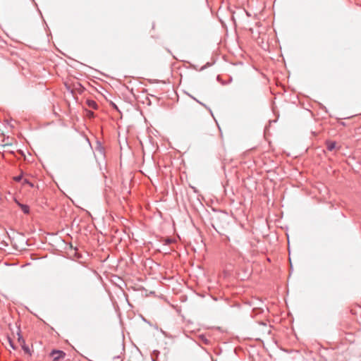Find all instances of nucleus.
I'll return each mask as SVG.
<instances>
[{
    "mask_svg": "<svg viewBox=\"0 0 361 361\" xmlns=\"http://www.w3.org/2000/svg\"><path fill=\"white\" fill-rule=\"evenodd\" d=\"M66 355V353L61 350H53L51 353V357L53 359V361H59L61 359L63 358Z\"/></svg>",
    "mask_w": 361,
    "mask_h": 361,
    "instance_id": "nucleus-1",
    "label": "nucleus"
},
{
    "mask_svg": "<svg viewBox=\"0 0 361 361\" xmlns=\"http://www.w3.org/2000/svg\"><path fill=\"white\" fill-rule=\"evenodd\" d=\"M16 202L17 204L20 207L21 210L23 212V213L29 214V212H30V207L27 205L21 204L19 202H18L17 200H16Z\"/></svg>",
    "mask_w": 361,
    "mask_h": 361,
    "instance_id": "nucleus-2",
    "label": "nucleus"
},
{
    "mask_svg": "<svg viewBox=\"0 0 361 361\" xmlns=\"http://www.w3.org/2000/svg\"><path fill=\"white\" fill-rule=\"evenodd\" d=\"M326 148L329 151H332L336 147V142L333 141H327L326 143Z\"/></svg>",
    "mask_w": 361,
    "mask_h": 361,
    "instance_id": "nucleus-3",
    "label": "nucleus"
},
{
    "mask_svg": "<svg viewBox=\"0 0 361 361\" xmlns=\"http://www.w3.org/2000/svg\"><path fill=\"white\" fill-rule=\"evenodd\" d=\"M87 105L91 108V109H97L98 108V104H97V102L94 100H91V99H88L87 100Z\"/></svg>",
    "mask_w": 361,
    "mask_h": 361,
    "instance_id": "nucleus-4",
    "label": "nucleus"
},
{
    "mask_svg": "<svg viewBox=\"0 0 361 361\" xmlns=\"http://www.w3.org/2000/svg\"><path fill=\"white\" fill-rule=\"evenodd\" d=\"M22 185H29L30 187H31V188L34 187V184H33L32 182H30V181L29 180V179H27V178H23V179Z\"/></svg>",
    "mask_w": 361,
    "mask_h": 361,
    "instance_id": "nucleus-5",
    "label": "nucleus"
},
{
    "mask_svg": "<svg viewBox=\"0 0 361 361\" xmlns=\"http://www.w3.org/2000/svg\"><path fill=\"white\" fill-rule=\"evenodd\" d=\"M23 175H20L13 178V180L16 182H20L21 180L23 181Z\"/></svg>",
    "mask_w": 361,
    "mask_h": 361,
    "instance_id": "nucleus-6",
    "label": "nucleus"
},
{
    "mask_svg": "<svg viewBox=\"0 0 361 361\" xmlns=\"http://www.w3.org/2000/svg\"><path fill=\"white\" fill-rule=\"evenodd\" d=\"M87 116H90V117L92 116H93V112L92 111H88Z\"/></svg>",
    "mask_w": 361,
    "mask_h": 361,
    "instance_id": "nucleus-7",
    "label": "nucleus"
},
{
    "mask_svg": "<svg viewBox=\"0 0 361 361\" xmlns=\"http://www.w3.org/2000/svg\"><path fill=\"white\" fill-rule=\"evenodd\" d=\"M9 343H10V345H11V346L12 347V348H13V349H15L16 348H15V346L13 345V343H12V341H11V340H9Z\"/></svg>",
    "mask_w": 361,
    "mask_h": 361,
    "instance_id": "nucleus-8",
    "label": "nucleus"
},
{
    "mask_svg": "<svg viewBox=\"0 0 361 361\" xmlns=\"http://www.w3.org/2000/svg\"><path fill=\"white\" fill-rule=\"evenodd\" d=\"M115 361H122V360L120 357H117L115 358Z\"/></svg>",
    "mask_w": 361,
    "mask_h": 361,
    "instance_id": "nucleus-9",
    "label": "nucleus"
},
{
    "mask_svg": "<svg viewBox=\"0 0 361 361\" xmlns=\"http://www.w3.org/2000/svg\"><path fill=\"white\" fill-rule=\"evenodd\" d=\"M23 348H24V350H25V351H27V350H28V348H27L23 347Z\"/></svg>",
    "mask_w": 361,
    "mask_h": 361,
    "instance_id": "nucleus-10",
    "label": "nucleus"
},
{
    "mask_svg": "<svg viewBox=\"0 0 361 361\" xmlns=\"http://www.w3.org/2000/svg\"><path fill=\"white\" fill-rule=\"evenodd\" d=\"M350 312H352V314H355V312H353V310H350Z\"/></svg>",
    "mask_w": 361,
    "mask_h": 361,
    "instance_id": "nucleus-11",
    "label": "nucleus"
}]
</instances>
